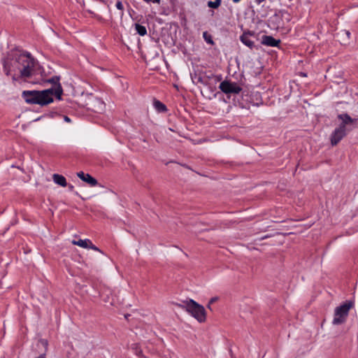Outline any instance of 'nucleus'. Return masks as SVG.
Wrapping results in <instances>:
<instances>
[{"instance_id":"nucleus-6","label":"nucleus","mask_w":358,"mask_h":358,"mask_svg":"<svg viewBox=\"0 0 358 358\" xmlns=\"http://www.w3.org/2000/svg\"><path fill=\"white\" fill-rule=\"evenodd\" d=\"M219 88L224 94H238L242 90V88L236 83H231L229 80L222 81Z\"/></svg>"},{"instance_id":"nucleus-11","label":"nucleus","mask_w":358,"mask_h":358,"mask_svg":"<svg viewBox=\"0 0 358 358\" xmlns=\"http://www.w3.org/2000/svg\"><path fill=\"white\" fill-rule=\"evenodd\" d=\"M52 178H53V181L56 184H57L62 187H66L67 185L66 178L62 175L55 173L52 176Z\"/></svg>"},{"instance_id":"nucleus-8","label":"nucleus","mask_w":358,"mask_h":358,"mask_svg":"<svg viewBox=\"0 0 358 358\" xmlns=\"http://www.w3.org/2000/svg\"><path fill=\"white\" fill-rule=\"evenodd\" d=\"M77 176L80 179L89 184L91 187H94L97 184V180L88 173L80 171L77 173Z\"/></svg>"},{"instance_id":"nucleus-1","label":"nucleus","mask_w":358,"mask_h":358,"mask_svg":"<svg viewBox=\"0 0 358 358\" xmlns=\"http://www.w3.org/2000/svg\"><path fill=\"white\" fill-rule=\"evenodd\" d=\"M38 62L28 52H18L3 61V70L13 83L27 82L36 74Z\"/></svg>"},{"instance_id":"nucleus-12","label":"nucleus","mask_w":358,"mask_h":358,"mask_svg":"<svg viewBox=\"0 0 358 358\" xmlns=\"http://www.w3.org/2000/svg\"><path fill=\"white\" fill-rule=\"evenodd\" d=\"M153 105L155 108L159 113H164L167 110L166 106L159 100L154 99Z\"/></svg>"},{"instance_id":"nucleus-2","label":"nucleus","mask_w":358,"mask_h":358,"mask_svg":"<svg viewBox=\"0 0 358 358\" xmlns=\"http://www.w3.org/2000/svg\"><path fill=\"white\" fill-rule=\"evenodd\" d=\"M62 93V86L58 85L55 90L48 89L41 91L24 90L22 93V96L25 102L29 104H38L44 106L53 102V96H55L57 99L61 100Z\"/></svg>"},{"instance_id":"nucleus-25","label":"nucleus","mask_w":358,"mask_h":358,"mask_svg":"<svg viewBox=\"0 0 358 358\" xmlns=\"http://www.w3.org/2000/svg\"><path fill=\"white\" fill-rule=\"evenodd\" d=\"M211 304H212V303H210V301H209V302H208V304L207 305V308H208L209 310H212V309H211Z\"/></svg>"},{"instance_id":"nucleus-22","label":"nucleus","mask_w":358,"mask_h":358,"mask_svg":"<svg viewBox=\"0 0 358 358\" xmlns=\"http://www.w3.org/2000/svg\"><path fill=\"white\" fill-rule=\"evenodd\" d=\"M203 76H199L198 77V82L205 85L206 83L203 81Z\"/></svg>"},{"instance_id":"nucleus-9","label":"nucleus","mask_w":358,"mask_h":358,"mask_svg":"<svg viewBox=\"0 0 358 358\" xmlns=\"http://www.w3.org/2000/svg\"><path fill=\"white\" fill-rule=\"evenodd\" d=\"M262 43L266 46L277 47L280 43V40H276L271 36L264 35L262 38Z\"/></svg>"},{"instance_id":"nucleus-26","label":"nucleus","mask_w":358,"mask_h":358,"mask_svg":"<svg viewBox=\"0 0 358 358\" xmlns=\"http://www.w3.org/2000/svg\"><path fill=\"white\" fill-rule=\"evenodd\" d=\"M265 0H256L257 3L259 4L262 2L264 1Z\"/></svg>"},{"instance_id":"nucleus-21","label":"nucleus","mask_w":358,"mask_h":358,"mask_svg":"<svg viewBox=\"0 0 358 358\" xmlns=\"http://www.w3.org/2000/svg\"><path fill=\"white\" fill-rule=\"evenodd\" d=\"M218 299H219V297H217V296L213 297V298H211V299H210V301H210V303H212V304H213V303H215V302H216L217 301H218Z\"/></svg>"},{"instance_id":"nucleus-5","label":"nucleus","mask_w":358,"mask_h":358,"mask_svg":"<svg viewBox=\"0 0 358 358\" xmlns=\"http://www.w3.org/2000/svg\"><path fill=\"white\" fill-rule=\"evenodd\" d=\"M353 301H347L343 304L336 308L332 323L338 325L345 322L350 310L354 306Z\"/></svg>"},{"instance_id":"nucleus-16","label":"nucleus","mask_w":358,"mask_h":358,"mask_svg":"<svg viewBox=\"0 0 358 358\" xmlns=\"http://www.w3.org/2000/svg\"><path fill=\"white\" fill-rule=\"evenodd\" d=\"M48 82L50 83H52L55 85V87L54 88L53 87L52 88L53 90L56 89L58 85L61 86V85L59 83V78L57 77H53V78L48 80Z\"/></svg>"},{"instance_id":"nucleus-13","label":"nucleus","mask_w":358,"mask_h":358,"mask_svg":"<svg viewBox=\"0 0 358 358\" xmlns=\"http://www.w3.org/2000/svg\"><path fill=\"white\" fill-rule=\"evenodd\" d=\"M135 30L140 36H145L147 34V29L145 27L140 24H135Z\"/></svg>"},{"instance_id":"nucleus-14","label":"nucleus","mask_w":358,"mask_h":358,"mask_svg":"<svg viewBox=\"0 0 358 358\" xmlns=\"http://www.w3.org/2000/svg\"><path fill=\"white\" fill-rule=\"evenodd\" d=\"M221 4V0H215L214 1H208V6L211 8H217Z\"/></svg>"},{"instance_id":"nucleus-3","label":"nucleus","mask_w":358,"mask_h":358,"mask_svg":"<svg viewBox=\"0 0 358 358\" xmlns=\"http://www.w3.org/2000/svg\"><path fill=\"white\" fill-rule=\"evenodd\" d=\"M338 118L341 120V122L331 135L330 140L332 146L336 145L348 131L358 124V119L352 118L348 113L339 114Z\"/></svg>"},{"instance_id":"nucleus-15","label":"nucleus","mask_w":358,"mask_h":358,"mask_svg":"<svg viewBox=\"0 0 358 358\" xmlns=\"http://www.w3.org/2000/svg\"><path fill=\"white\" fill-rule=\"evenodd\" d=\"M132 349L134 350L136 355L139 357H143L142 350L140 349L138 344H133Z\"/></svg>"},{"instance_id":"nucleus-10","label":"nucleus","mask_w":358,"mask_h":358,"mask_svg":"<svg viewBox=\"0 0 358 358\" xmlns=\"http://www.w3.org/2000/svg\"><path fill=\"white\" fill-rule=\"evenodd\" d=\"M252 35V34L250 31L244 32L243 35L241 36V41L245 45L249 47L250 48H252L254 46V42L250 40V37Z\"/></svg>"},{"instance_id":"nucleus-17","label":"nucleus","mask_w":358,"mask_h":358,"mask_svg":"<svg viewBox=\"0 0 358 358\" xmlns=\"http://www.w3.org/2000/svg\"><path fill=\"white\" fill-rule=\"evenodd\" d=\"M115 84L117 86H121V89L122 90L124 89V84L125 83H124V80L122 79L121 78L117 77L115 80Z\"/></svg>"},{"instance_id":"nucleus-28","label":"nucleus","mask_w":358,"mask_h":358,"mask_svg":"<svg viewBox=\"0 0 358 358\" xmlns=\"http://www.w3.org/2000/svg\"><path fill=\"white\" fill-rule=\"evenodd\" d=\"M268 237H270V236H269V235H266V236H264V237L261 238H260V240H263V239L267 238H268Z\"/></svg>"},{"instance_id":"nucleus-19","label":"nucleus","mask_w":358,"mask_h":358,"mask_svg":"<svg viewBox=\"0 0 358 358\" xmlns=\"http://www.w3.org/2000/svg\"><path fill=\"white\" fill-rule=\"evenodd\" d=\"M39 343L43 345L44 346L45 348H47L48 346V341L46 340H44V339H41Z\"/></svg>"},{"instance_id":"nucleus-24","label":"nucleus","mask_w":358,"mask_h":358,"mask_svg":"<svg viewBox=\"0 0 358 358\" xmlns=\"http://www.w3.org/2000/svg\"><path fill=\"white\" fill-rule=\"evenodd\" d=\"M68 187H69V189L70 191H73V190L74 187H73V186L72 185H69Z\"/></svg>"},{"instance_id":"nucleus-29","label":"nucleus","mask_w":358,"mask_h":358,"mask_svg":"<svg viewBox=\"0 0 358 358\" xmlns=\"http://www.w3.org/2000/svg\"><path fill=\"white\" fill-rule=\"evenodd\" d=\"M346 34L348 35V37L349 38L350 37V31H346Z\"/></svg>"},{"instance_id":"nucleus-23","label":"nucleus","mask_w":358,"mask_h":358,"mask_svg":"<svg viewBox=\"0 0 358 358\" xmlns=\"http://www.w3.org/2000/svg\"><path fill=\"white\" fill-rule=\"evenodd\" d=\"M64 119L67 122H71L70 118L69 117H67V116H64Z\"/></svg>"},{"instance_id":"nucleus-4","label":"nucleus","mask_w":358,"mask_h":358,"mask_svg":"<svg viewBox=\"0 0 358 358\" xmlns=\"http://www.w3.org/2000/svg\"><path fill=\"white\" fill-rule=\"evenodd\" d=\"M176 305L185 309L192 317H194L198 322H204L206 320V312L204 307L193 299L183 301V304L176 303Z\"/></svg>"},{"instance_id":"nucleus-7","label":"nucleus","mask_w":358,"mask_h":358,"mask_svg":"<svg viewBox=\"0 0 358 358\" xmlns=\"http://www.w3.org/2000/svg\"><path fill=\"white\" fill-rule=\"evenodd\" d=\"M71 243L74 245H78L80 248H85V249H92L93 250H95V251H99V249L96 246L94 245L92 242L88 239V238H85V239H79L78 241L76 240H73L71 241Z\"/></svg>"},{"instance_id":"nucleus-20","label":"nucleus","mask_w":358,"mask_h":358,"mask_svg":"<svg viewBox=\"0 0 358 358\" xmlns=\"http://www.w3.org/2000/svg\"><path fill=\"white\" fill-rule=\"evenodd\" d=\"M116 7L120 9V10H122L123 9V5L121 1H117V3H116Z\"/></svg>"},{"instance_id":"nucleus-18","label":"nucleus","mask_w":358,"mask_h":358,"mask_svg":"<svg viewBox=\"0 0 358 358\" xmlns=\"http://www.w3.org/2000/svg\"><path fill=\"white\" fill-rule=\"evenodd\" d=\"M203 36L205 41L209 44H213V41L212 39V36L208 34L207 31L203 32Z\"/></svg>"},{"instance_id":"nucleus-27","label":"nucleus","mask_w":358,"mask_h":358,"mask_svg":"<svg viewBox=\"0 0 358 358\" xmlns=\"http://www.w3.org/2000/svg\"><path fill=\"white\" fill-rule=\"evenodd\" d=\"M131 315L129 314H125L124 315V317L126 320H128L129 319V317H130Z\"/></svg>"}]
</instances>
